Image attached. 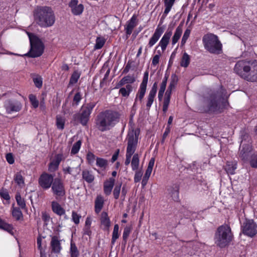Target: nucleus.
<instances>
[{"label": "nucleus", "mask_w": 257, "mask_h": 257, "mask_svg": "<svg viewBox=\"0 0 257 257\" xmlns=\"http://www.w3.org/2000/svg\"><path fill=\"white\" fill-rule=\"evenodd\" d=\"M16 199L18 205L22 208L24 209L26 207L25 200L22 198L20 194H17L16 195Z\"/></svg>", "instance_id": "obj_46"}, {"label": "nucleus", "mask_w": 257, "mask_h": 257, "mask_svg": "<svg viewBox=\"0 0 257 257\" xmlns=\"http://www.w3.org/2000/svg\"><path fill=\"white\" fill-rule=\"evenodd\" d=\"M29 37L31 49L29 52L25 54L32 58L38 57L41 56L44 52V45L41 40L34 34L27 32Z\"/></svg>", "instance_id": "obj_5"}, {"label": "nucleus", "mask_w": 257, "mask_h": 257, "mask_svg": "<svg viewBox=\"0 0 257 257\" xmlns=\"http://www.w3.org/2000/svg\"><path fill=\"white\" fill-rule=\"evenodd\" d=\"M173 30V27L169 26L167 31L163 36L161 40L160 41L158 45L157 46L156 49L158 47H160L162 52H164L170 42V38L172 35Z\"/></svg>", "instance_id": "obj_15"}, {"label": "nucleus", "mask_w": 257, "mask_h": 257, "mask_svg": "<svg viewBox=\"0 0 257 257\" xmlns=\"http://www.w3.org/2000/svg\"><path fill=\"white\" fill-rule=\"evenodd\" d=\"M68 6L71 9V13L75 16L81 15L84 10L83 5L79 4L78 0H71Z\"/></svg>", "instance_id": "obj_16"}, {"label": "nucleus", "mask_w": 257, "mask_h": 257, "mask_svg": "<svg viewBox=\"0 0 257 257\" xmlns=\"http://www.w3.org/2000/svg\"><path fill=\"white\" fill-rule=\"evenodd\" d=\"M139 132L134 130L129 131L127 134V146L126 155L132 156L135 153L138 143Z\"/></svg>", "instance_id": "obj_7"}, {"label": "nucleus", "mask_w": 257, "mask_h": 257, "mask_svg": "<svg viewBox=\"0 0 257 257\" xmlns=\"http://www.w3.org/2000/svg\"><path fill=\"white\" fill-rule=\"evenodd\" d=\"M13 216L17 220H20L23 217V214L18 208L13 207L12 210Z\"/></svg>", "instance_id": "obj_44"}, {"label": "nucleus", "mask_w": 257, "mask_h": 257, "mask_svg": "<svg viewBox=\"0 0 257 257\" xmlns=\"http://www.w3.org/2000/svg\"><path fill=\"white\" fill-rule=\"evenodd\" d=\"M168 77L169 75L166 74L161 83L160 88L159 89L158 93V98L159 100H161L163 98L164 91L166 89L167 82Z\"/></svg>", "instance_id": "obj_26"}, {"label": "nucleus", "mask_w": 257, "mask_h": 257, "mask_svg": "<svg viewBox=\"0 0 257 257\" xmlns=\"http://www.w3.org/2000/svg\"><path fill=\"white\" fill-rule=\"evenodd\" d=\"M95 102H90L81 106L79 119L81 123L85 125L87 123L92 109L95 107Z\"/></svg>", "instance_id": "obj_8"}, {"label": "nucleus", "mask_w": 257, "mask_h": 257, "mask_svg": "<svg viewBox=\"0 0 257 257\" xmlns=\"http://www.w3.org/2000/svg\"><path fill=\"white\" fill-rule=\"evenodd\" d=\"M250 164L252 167H257V155H254L251 157V159L250 161Z\"/></svg>", "instance_id": "obj_61"}, {"label": "nucleus", "mask_w": 257, "mask_h": 257, "mask_svg": "<svg viewBox=\"0 0 257 257\" xmlns=\"http://www.w3.org/2000/svg\"><path fill=\"white\" fill-rule=\"evenodd\" d=\"M4 107L8 113L19 112L22 107V104L17 100H8L5 101Z\"/></svg>", "instance_id": "obj_13"}, {"label": "nucleus", "mask_w": 257, "mask_h": 257, "mask_svg": "<svg viewBox=\"0 0 257 257\" xmlns=\"http://www.w3.org/2000/svg\"><path fill=\"white\" fill-rule=\"evenodd\" d=\"M87 160L90 164H92L94 162L95 159V155L91 152H88L87 155Z\"/></svg>", "instance_id": "obj_56"}, {"label": "nucleus", "mask_w": 257, "mask_h": 257, "mask_svg": "<svg viewBox=\"0 0 257 257\" xmlns=\"http://www.w3.org/2000/svg\"><path fill=\"white\" fill-rule=\"evenodd\" d=\"M35 23L42 28L52 26L55 22V16L52 9L49 7L37 8L34 12Z\"/></svg>", "instance_id": "obj_2"}, {"label": "nucleus", "mask_w": 257, "mask_h": 257, "mask_svg": "<svg viewBox=\"0 0 257 257\" xmlns=\"http://www.w3.org/2000/svg\"><path fill=\"white\" fill-rule=\"evenodd\" d=\"M249 64V60H243L238 61L234 66V72L245 80Z\"/></svg>", "instance_id": "obj_10"}, {"label": "nucleus", "mask_w": 257, "mask_h": 257, "mask_svg": "<svg viewBox=\"0 0 257 257\" xmlns=\"http://www.w3.org/2000/svg\"><path fill=\"white\" fill-rule=\"evenodd\" d=\"M133 90V87L130 84H127L125 87H121L119 90V93L123 97H127Z\"/></svg>", "instance_id": "obj_34"}, {"label": "nucleus", "mask_w": 257, "mask_h": 257, "mask_svg": "<svg viewBox=\"0 0 257 257\" xmlns=\"http://www.w3.org/2000/svg\"><path fill=\"white\" fill-rule=\"evenodd\" d=\"M96 165L102 169H105L108 165L107 161L104 159L101 158H96Z\"/></svg>", "instance_id": "obj_39"}, {"label": "nucleus", "mask_w": 257, "mask_h": 257, "mask_svg": "<svg viewBox=\"0 0 257 257\" xmlns=\"http://www.w3.org/2000/svg\"><path fill=\"white\" fill-rule=\"evenodd\" d=\"M70 253L71 257H79V251L75 244L72 242H71Z\"/></svg>", "instance_id": "obj_38"}, {"label": "nucleus", "mask_w": 257, "mask_h": 257, "mask_svg": "<svg viewBox=\"0 0 257 257\" xmlns=\"http://www.w3.org/2000/svg\"><path fill=\"white\" fill-rule=\"evenodd\" d=\"M54 181V176L52 175L43 173L39 178L38 184L42 188L47 190L52 187Z\"/></svg>", "instance_id": "obj_11"}, {"label": "nucleus", "mask_w": 257, "mask_h": 257, "mask_svg": "<svg viewBox=\"0 0 257 257\" xmlns=\"http://www.w3.org/2000/svg\"><path fill=\"white\" fill-rule=\"evenodd\" d=\"M81 75V73L80 72L77 71H75L71 75L70 81H69V85H73L76 83L79 79Z\"/></svg>", "instance_id": "obj_37"}, {"label": "nucleus", "mask_w": 257, "mask_h": 257, "mask_svg": "<svg viewBox=\"0 0 257 257\" xmlns=\"http://www.w3.org/2000/svg\"><path fill=\"white\" fill-rule=\"evenodd\" d=\"M120 114L113 110H105L99 113L96 118V125L101 132L109 130L119 122Z\"/></svg>", "instance_id": "obj_1"}, {"label": "nucleus", "mask_w": 257, "mask_h": 257, "mask_svg": "<svg viewBox=\"0 0 257 257\" xmlns=\"http://www.w3.org/2000/svg\"><path fill=\"white\" fill-rule=\"evenodd\" d=\"M143 175V172L141 170L137 171L136 172L135 177H134V181L136 183L139 182L141 180L142 177Z\"/></svg>", "instance_id": "obj_57"}, {"label": "nucleus", "mask_w": 257, "mask_h": 257, "mask_svg": "<svg viewBox=\"0 0 257 257\" xmlns=\"http://www.w3.org/2000/svg\"><path fill=\"white\" fill-rule=\"evenodd\" d=\"M177 84V81L175 79H173L171 81L169 86L168 88L167 91H169L170 92V95L171 94L172 90L175 87V86Z\"/></svg>", "instance_id": "obj_59"}, {"label": "nucleus", "mask_w": 257, "mask_h": 257, "mask_svg": "<svg viewBox=\"0 0 257 257\" xmlns=\"http://www.w3.org/2000/svg\"><path fill=\"white\" fill-rule=\"evenodd\" d=\"M16 183L20 186L24 184V178L20 173H17L14 178Z\"/></svg>", "instance_id": "obj_45"}, {"label": "nucleus", "mask_w": 257, "mask_h": 257, "mask_svg": "<svg viewBox=\"0 0 257 257\" xmlns=\"http://www.w3.org/2000/svg\"><path fill=\"white\" fill-rule=\"evenodd\" d=\"M244 234L253 237L257 233V225L252 219H246L241 226Z\"/></svg>", "instance_id": "obj_9"}, {"label": "nucleus", "mask_w": 257, "mask_h": 257, "mask_svg": "<svg viewBox=\"0 0 257 257\" xmlns=\"http://www.w3.org/2000/svg\"><path fill=\"white\" fill-rule=\"evenodd\" d=\"M176 0H164L165 10L163 15L167 16L171 11Z\"/></svg>", "instance_id": "obj_31"}, {"label": "nucleus", "mask_w": 257, "mask_h": 257, "mask_svg": "<svg viewBox=\"0 0 257 257\" xmlns=\"http://www.w3.org/2000/svg\"><path fill=\"white\" fill-rule=\"evenodd\" d=\"M154 164H155V158H152L151 159V160L149 161L147 169L146 171V173L147 174H151Z\"/></svg>", "instance_id": "obj_53"}, {"label": "nucleus", "mask_w": 257, "mask_h": 257, "mask_svg": "<svg viewBox=\"0 0 257 257\" xmlns=\"http://www.w3.org/2000/svg\"><path fill=\"white\" fill-rule=\"evenodd\" d=\"M103 198L101 195H98L95 201V211L96 213H99L102 209L103 206Z\"/></svg>", "instance_id": "obj_27"}, {"label": "nucleus", "mask_w": 257, "mask_h": 257, "mask_svg": "<svg viewBox=\"0 0 257 257\" xmlns=\"http://www.w3.org/2000/svg\"><path fill=\"white\" fill-rule=\"evenodd\" d=\"M58 166L59 164L55 162L54 161H53L50 163L49 165V170L50 171H55L58 168Z\"/></svg>", "instance_id": "obj_60"}, {"label": "nucleus", "mask_w": 257, "mask_h": 257, "mask_svg": "<svg viewBox=\"0 0 257 257\" xmlns=\"http://www.w3.org/2000/svg\"><path fill=\"white\" fill-rule=\"evenodd\" d=\"M245 80L251 82L257 81V60H249Z\"/></svg>", "instance_id": "obj_12"}, {"label": "nucleus", "mask_w": 257, "mask_h": 257, "mask_svg": "<svg viewBox=\"0 0 257 257\" xmlns=\"http://www.w3.org/2000/svg\"><path fill=\"white\" fill-rule=\"evenodd\" d=\"M63 171L65 174H69L72 175L74 174H79L80 171V164H78L76 167H71L68 166L63 169Z\"/></svg>", "instance_id": "obj_30"}, {"label": "nucleus", "mask_w": 257, "mask_h": 257, "mask_svg": "<svg viewBox=\"0 0 257 257\" xmlns=\"http://www.w3.org/2000/svg\"><path fill=\"white\" fill-rule=\"evenodd\" d=\"M81 217V216L78 214L76 212L74 211L72 212V220L75 224H78L79 223L80 219Z\"/></svg>", "instance_id": "obj_48"}, {"label": "nucleus", "mask_w": 257, "mask_h": 257, "mask_svg": "<svg viewBox=\"0 0 257 257\" xmlns=\"http://www.w3.org/2000/svg\"><path fill=\"white\" fill-rule=\"evenodd\" d=\"M121 186V184L120 183L119 184L116 185L113 191V194L114 196V197L115 199H117L118 198L120 192V188Z\"/></svg>", "instance_id": "obj_50"}, {"label": "nucleus", "mask_w": 257, "mask_h": 257, "mask_svg": "<svg viewBox=\"0 0 257 257\" xmlns=\"http://www.w3.org/2000/svg\"><path fill=\"white\" fill-rule=\"evenodd\" d=\"M51 208L53 212L59 216H62L65 214V209L56 201L51 202Z\"/></svg>", "instance_id": "obj_20"}, {"label": "nucleus", "mask_w": 257, "mask_h": 257, "mask_svg": "<svg viewBox=\"0 0 257 257\" xmlns=\"http://www.w3.org/2000/svg\"><path fill=\"white\" fill-rule=\"evenodd\" d=\"M251 148L249 145H246L242 146V148L240 150L239 157L243 161L248 159Z\"/></svg>", "instance_id": "obj_23"}, {"label": "nucleus", "mask_w": 257, "mask_h": 257, "mask_svg": "<svg viewBox=\"0 0 257 257\" xmlns=\"http://www.w3.org/2000/svg\"><path fill=\"white\" fill-rule=\"evenodd\" d=\"M52 252L58 253L62 249L60 240L57 236H54L52 237L50 242Z\"/></svg>", "instance_id": "obj_18"}, {"label": "nucleus", "mask_w": 257, "mask_h": 257, "mask_svg": "<svg viewBox=\"0 0 257 257\" xmlns=\"http://www.w3.org/2000/svg\"><path fill=\"white\" fill-rule=\"evenodd\" d=\"M51 190L56 200H60L65 197L66 189L63 182L60 179H54Z\"/></svg>", "instance_id": "obj_6"}, {"label": "nucleus", "mask_w": 257, "mask_h": 257, "mask_svg": "<svg viewBox=\"0 0 257 257\" xmlns=\"http://www.w3.org/2000/svg\"><path fill=\"white\" fill-rule=\"evenodd\" d=\"M34 83L35 86L38 88H40L42 86V79L40 77H37L33 79Z\"/></svg>", "instance_id": "obj_58"}, {"label": "nucleus", "mask_w": 257, "mask_h": 257, "mask_svg": "<svg viewBox=\"0 0 257 257\" xmlns=\"http://www.w3.org/2000/svg\"><path fill=\"white\" fill-rule=\"evenodd\" d=\"M101 223L103 226V229L107 230L110 225V221L106 212H102L101 217Z\"/></svg>", "instance_id": "obj_28"}, {"label": "nucleus", "mask_w": 257, "mask_h": 257, "mask_svg": "<svg viewBox=\"0 0 257 257\" xmlns=\"http://www.w3.org/2000/svg\"><path fill=\"white\" fill-rule=\"evenodd\" d=\"M139 155L137 154H135L132 159V161L131 162V166L132 167L133 170H136L138 169L139 165Z\"/></svg>", "instance_id": "obj_41"}, {"label": "nucleus", "mask_w": 257, "mask_h": 257, "mask_svg": "<svg viewBox=\"0 0 257 257\" xmlns=\"http://www.w3.org/2000/svg\"><path fill=\"white\" fill-rule=\"evenodd\" d=\"M29 98L31 104L32 105L34 108H36L38 107L39 101L37 99V98L35 95L33 94H30L29 96Z\"/></svg>", "instance_id": "obj_47"}, {"label": "nucleus", "mask_w": 257, "mask_h": 257, "mask_svg": "<svg viewBox=\"0 0 257 257\" xmlns=\"http://www.w3.org/2000/svg\"><path fill=\"white\" fill-rule=\"evenodd\" d=\"M82 144V142L81 140H79L74 143L72 147L71 150V155H74L78 153L79 150L80 149L81 146Z\"/></svg>", "instance_id": "obj_40"}, {"label": "nucleus", "mask_w": 257, "mask_h": 257, "mask_svg": "<svg viewBox=\"0 0 257 257\" xmlns=\"http://www.w3.org/2000/svg\"><path fill=\"white\" fill-rule=\"evenodd\" d=\"M81 99H82V97H81V95L80 93L77 92L74 96L73 100V104H75L76 105H77L78 104V103H79V102L80 101V100H81Z\"/></svg>", "instance_id": "obj_55"}, {"label": "nucleus", "mask_w": 257, "mask_h": 257, "mask_svg": "<svg viewBox=\"0 0 257 257\" xmlns=\"http://www.w3.org/2000/svg\"><path fill=\"white\" fill-rule=\"evenodd\" d=\"M190 63V56L185 52L182 56L181 62V66L184 67H187Z\"/></svg>", "instance_id": "obj_43"}, {"label": "nucleus", "mask_w": 257, "mask_h": 257, "mask_svg": "<svg viewBox=\"0 0 257 257\" xmlns=\"http://www.w3.org/2000/svg\"><path fill=\"white\" fill-rule=\"evenodd\" d=\"M191 33V30L190 29H186L184 32L183 37L181 40V45H184L186 43L187 39H188Z\"/></svg>", "instance_id": "obj_51"}, {"label": "nucleus", "mask_w": 257, "mask_h": 257, "mask_svg": "<svg viewBox=\"0 0 257 257\" xmlns=\"http://www.w3.org/2000/svg\"><path fill=\"white\" fill-rule=\"evenodd\" d=\"M233 238V235L230 227L223 224L217 228L215 234L214 241L216 245L223 248L228 245Z\"/></svg>", "instance_id": "obj_3"}, {"label": "nucleus", "mask_w": 257, "mask_h": 257, "mask_svg": "<svg viewBox=\"0 0 257 257\" xmlns=\"http://www.w3.org/2000/svg\"><path fill=\"white\" fill-rule=\"evenodd\" d=\"M83 179L88 183H92L94 180V176L91 171L84 170L82 172Z\"/></svg>", "instance_id": "obj_29"}, {"label": "nucleus", "mask_w": 257, "mask_h": 257, "mask_svg": "<svg viewBox=\"0 0 257 257\" xmlns=\"http://www.w3.org/2000/svg\"><path fill=\"white\" fill-rule=\"evenodd\" d=\"M65 118L64 116L58 115L56 118V125L58 130H62L64 128Z\"/></svg>", "instance_id": "obj_35"}, {"label": "nucleus", "mask_w": 257, "mask_h": 257, "mask_svg": "<svg viewBox=\"0 0 257 257\" xmlns=\"http://www.w3.org/2000/svg\"><path fill=\"white\" fill-rule=\"evenodd\" d=\"M164 31V28L163 27H159V26L157 27L154 33L150 38L148 45L145 47V51L146 53L148 49L152 48L158 42Z\"/></svg>", "instance_id": "obj_14"}, {"label": "nucleus", "mask_w": 257, "mask_h": 257, "mask_svg": "<svg viewBox=\"0 0 257 257\" xmlns=\"http://www.w3.org/2000/svg\"><path fill=\"white\" fill-rule=\"evenodd\" d=\"M119 226L118 224H115L112 234L111 243L114 244L116 240L119 237L118 233Z\"/></svg>", "instance_id": "obj_42"}, {"label": "nucleus", "mask_w": 257, "mask_h": 257, "mask_svg": "<svg viewBox=\"0 0 257 257\" xmlns=\"http://www.w3.org/2000/svg\"><path fill=\"white\" fill-rule=\"evenodd\" d=\"M205 49L209 52L219 54L222 52V46L218 37L212 33L205 35L202 39Z\"/></svg>", "instance_id": "obj_4"}, {"label": "nucleus", "mask_w": 257, "mask_h": 257, "mask_svg": "<svg viewBox=\"0 0 257 257\" xmlns=\"http://www.w3.org/2000/svg\"><path fill=\"white\" fill-rule=\"evenodd\" d=\"M237 168V164L236 162H228L225 166V169L228 174H234L235 170Z\"/></svg>", "instance_id": "obj_33"}, {"label": "nucleus", "mask_w": 257, "mask_h": 257, "mask_svg": "<svg viewBox=\"0 0 257 257\" xmlns=\"http://www.w3.org/2000/svg\"><path fill=\"white\" fill-rule=\"evenodd\" d=\"M6 159L10 164H13L14 163V159L12 154L9 153L6 155Z\"/></svg>", "instance_id": "obj_64"}, {"label": "nucleus", "mask_w": 257, "mask_h": 257, "mask_svg": "<svg viewBox=\"0 0 257 257\" xmlns=\"http://www.w3.org/2000/svg\"><path fill=\"white\" fill-rule=\"evenodd\" d=\"M105 43V41L103 39L97 38L96 40V43L94 46L95 49H101Z\"/></svg>", "instance_id": "obj_52"}, {"label": "nucleus", "mask_w": 257, "mask_h": 257, "mask_svg": "<svg viewBox=\"0 0 257 257\" xmlns=\"http://www.w3.org/2000/svg\"><path fill=\"white\" fill-rule=\"evenodd\" d=\"M183 32V24H180L176 28L174 34L172 38L171 43L173 46L175 45L180 39Z\"/></svg>", "instance_id": "obj_24"}, {"label": "nucleus", "mask_w": 257, "mask_h": 257, "mask_svg": "<svg viewBox=\"0 0 257 257\" xmlns=\"http://www.w3.org/2000/svg\"><path fill=\"white\" fill-rule=\"evenodd\" d=\"M137 16L134 15L131 19L127 21L126 27H125V33L126 35H130L134 28L137 25Z\"/></svg>", "instance_id": "obj_19"}, {"label": "nucleus", "mask_w": 257, "mask_h": 257, "mask_svg": "<svg viewBox=\"0 0 257 257\" xmlns=\"http://www.w3.org/2000/svg\"><path fill=\"white\" fill-rule=\"evenodd\" d=\"M147 86L140 84V86L139 89L138 90V93L137 94L136 97L135 98V102L134 104V106L136 105V101L137 99L139 98L140 100H142L145 94L146 91Z\"/></svg>", "instance_id": "obj_32"}, {"label": "nucleus", "mask_w": 257, "mask_h": 257, "mask_svg": "<svg viewBox=\"0 0 257 257\" xmlns=\"http://www.w3.org/2000/svg\"><path fill=\"white\" fill-rule=\"evenodd\" d=\"M42 218L44 221L48 222L50 219V216L46 212H43L42 213Z\"/></svg>", "instance_id": "obj_63"}, {"label": "nucleus", "mask_w": 257, "mask_h": 257, "mask_svg": "<svg viewBox=\"0 0 257 257\" xmlns=\"http://www.w3.org/2000/svg\"><path fill=\"white\" fill-rule=\"evenodd\" d=\"M132 229V227L131 226H126L124 228L123 232L122 237L124 240H126L128 237L131 230Z\"/></svg>", "instance_id": "obj_49"}, {"label": "nucleus", "mask_w": 257, "mask_h": 257, "mask_svg": "<svg viewBox=\"0 0 257 257\" xmlns=\"http://www.w3.org/2000/svg\"><path fill=\"white\" fill-rule=\"evenodd\" d=\"M158 88V84L157 82H155L153 86L149 92V94L148 96L147 102L146 104V106L148 109H150L151 106H152L154 98L156 96Z\"/></svg>", "instance_id": "obj_17"}, {"label": "nucleus", "mask_w": 257, "mask_h": 257, "mask_svg": "<svg viewBox=\"0 0 257 257\" xmlns=\"http://www.w3.org/2000/svg\"><path fill=\"white\" fill-rule=\"evenodd\" d=\"M122 79L123 81L125 84L127 83H133L135 81V78L131 75H127L125 77H123L122 78Z\"/></svg>", "instance_id": "obj_54"}, {"label": "nucleus", "mask_w": 257, "mask_h": 257, "mask_svg": "<svg viewBox=\"0 0 257 257\" xmlns=\"http://www.w3.org/2000/svg\"><path fill=\"white\" fill-rule=\"evenodd\" d=\"M170 92L169 91H166L163 105V111L164 113H166L168 110L170 101Z\"/></svg>", "instance_id": "obj_36"}, {"label": "nucleus", "mask_w": 257, "mask_h": 257, "mask_svg": "<svg viewBox=\"0 0 257 257\" xmlns=\"http://www.w3.org/2000/svg\"><path fill=\"white\" fill-rule=\"evenodd\" d=\"M0 228L7 231L12 235L14 234V228L12 224H9L0 218Z\"/></svg>", "instance_id": "obj_25"}, {"label": "nucleus", "mask_w": 257, "mask_h": 257, "mask_svg": "<svg viewBox=\"0 0 257 257\" xmlns=\"http://www.w3.org/2000/svg\"><path fill=\"white\" fill-rule=\"evenodd\" d=\"M114 182L115 179L113 178H110L104 182L103 191L106 195H109L110 194L113 187Z\"/></svg>", "instance_id": "obj_21"}, {"label": "nucleus", "mask_w": 257, "mask_h": 257, "mask_svg": "<svg viewBox=\"0 0 257 257\" xmlns=\"http://www.w3.org/2000/svg\"><path fill=\"white\" fill-rule=\"evenodd\" d=\"M179 186L177 185H173L168 189L169 193L173 200L178 201L179 199Z\"/></svg>", "instance_id": "obj_22"}, {"label": "nucleus", "mask_w": 257, "mask_h": 257, "mask_svg": "<svg viewBox=\"0 0 257 257\" xmlns=\"http://www.w3.org/2000/svg\"><path fill=\"white\" fill-rule=\"evenodd\" d=\"M159 55H155L153 58L152 64L154 66H156L159 64Z\"/></svg>", "instance_id": "obj_62"}]
</instances>
